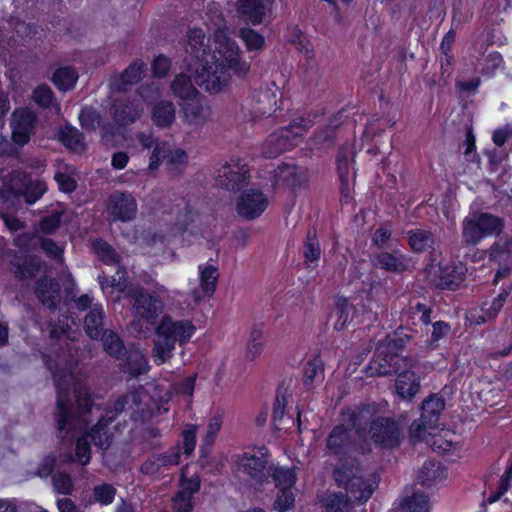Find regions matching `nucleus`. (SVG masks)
<instances>
[{"label":"nucleus","mask_w":512,"mask_h":512,"mask_svg":"<svg viewBox=\"0 0 512 512\" xmlns=\"http://www.w3.org/2000/svg\"><path fill=\"white\" fill-rule=\"evenodd\" d=\"M173 94L181 99V102L188 100L199 94L196 90L189 76L186 74H179L171 83Z\"/></svg>","instance_id":"58836bf2"},{"label":"nucleus","mask_w":512,"mask_h":512,"mask_svg":"<svg viewBox=\"0 0 512 512\" xmlns=\"http://www.w3.org/2000/svg\"><path fill=\"white\" fill-rule=\"evenodd\" d=\"M145 64L136 59L120 74L110 78L109 85L113 92H127L133 85L137 84L144 73Z\"/></svg>","instance_id":"412c9836"},{"label":"nucleus","mask_w":512,"mask_h":512,"mask_svg":"<svg viewBox=\"0 0 512 512\" xmlns=\"http://www.w3.org/2000/svg\"><path fill=\"white\" fill-rule=\"evenodd\" d=\"M152 121L160 128L169 127L175 121V106L171 101H159L152 108Z\"/></svg>","instance_id":"473e14b6"},{"label":"nucleus","mask_w":512,"mask_h":512,"mask_svg":"<svg viewBox=\"0 0 512 512\" xmlns=\"http://www.w3.org/2000/svg\"><path fill=\"white\" fill-rule=\"evenodd\" d=\"M367 435L381 450L398 448L404 440L403 427L398 420L388 416H376L369 422Z\"/></svg>","instance_id":"423d86ee"},{"label":"nucleus","mask_w":512,"mask_h":512,"mask_svg":"<svg viewBox=\"0 0 512 512\" xmlns=\"http://www.w3.org/2000/svg\"><path fill=\"white\" fill-rule=\"evenodd\" d=\"M53 381L57 390L56 411L54 414L58 438L63 444L70 445L76 438L75 457L81 465H87L91 459L90 444L86 437H78L89 423L87 415L94 405L89 389L76 384L72 371L57 369L53 373Z\"/></svg>","instance_id":"f257e3e1"},{"label":"nucleus","mask_w":512,"mask_h":512,"mask_svg":"<svg viewBox=\"0 0 512 512\" xmlns=\"http://www.w3.org/2000/svg\"><path fill=\"white\" fill-rule=\"evenodd\" d=\"M11 266L16 279L20 281L35 278L40 274L44 262L37 256L15 255Z\"/></svg>","instance_id":"4be33fe9"},{"label":"nucleus","mask_w":512,"mask_h":512,"mask_svg":"<svg viewBox=\"0 0 512 512\" xmlns=\"http://www.w3.org/2000/svg\"><path fill=\"white\" fill-rule=\"evenodd\" d=\"M341 118L342 116L340 114L330 118L328 125L315 134V142L317 144L332 145L336 137V130L342 124Z\"/></svg>","instance_id":"09e8293b"},{"label":"nucleus","mask_w":512,"mask_h":512,"mask_svg":"<svg viewBox=\"0 0 512 512\" xmlns=\"http://www.w3.org/2000/svg\"><path fill=\"white\" fill-rule=\"evenodd\" d=\"M101 340L103 349L109 356L118 360L124 359L127 348L117 333L112 330H106L101 336Z\"/></svg>","instance_id":"f704fd0d"},{"label":"nucleus","mask_w":512,"mask_h":512,"mask_svg":"<svg viewBox=\"0 0 512 512\" xmlns=\"http://www.w3.org/2000/svg\"><path fill=\"white\" fill-rule=\"evenodd\" d=\"M218 279L217 268L213 265L206 266L201 271V286L207 295H212L216 288Z\"/></svg>","instance_id":"bf43d9fd"},{"label":"nucleus","mask_w":512,"mask_h":512,"mask_svg":"<svg viewBox=\"0 0 512 512\" xmlns=\"http://www.w3.org/2000/svg\"><path fill=\"white\" fill-rule=\"evenodd\" d=\"M188 157L182 149H171L169 156L165 161L167 171L172 175L180 174L187 166Z\"/></svg>","instance_id":"603ef678"},{"label":"nucleus","mask_w":512,"mask_h":512,"mask_svg":"<svg viewBox=\"0 0 512 512\" xmlns=\"http://www.w3.org/2000/svg\"><path fill=\"white\" fill-rule=\"evenodd\" d=\"M217 52L220 56L222 68L231 69L234 74L241 77L249 71V64L240 58V50L237 43L230 38L223 37L218 40Z\"/></svg>","instance_id":"9b49d317"},{"label":"nucleus","mask_w":512,"mask_h":512,"mask_svg":"<svg viewBox=\"0 0 512 512\" xmlns=\"http://www.w3.org/2000/svg\"><path fill=\"white\" fill-rule=\"evenodd\" d=\"M395 508L401 512H429V497L423 492L414 491L410 493L408 489H405L403 497Z\"/></svg>","instance_id":"bb28decb"},{"label":"nucleus","mask_w":512,"mask_h":512,"mask_svg":"<svg viewBox=\"0 0 512 512\" xmlns=\"http://www.w3.org/2000/svg\"><path fill=\"white\" fill-rule=\"evenodd\" d=\"M239 18L247 25L261 24L271 10L272 0H237L235 3Z\"/></svg>","instance_id":"2eb2a0df"},{"label":"nucleus","mask_w":512,"mask_h":512,"mask_svg":"<svg viewBox=\"0 0 512 512\" xmlns=\"http://www.w3.org/2000/svg\"><path fill=\"white\" fill-rule=\"evenodd\" d=\"M127 296L130 298L132 313L135 317L155 325L164 311L162 299L154 292H149L143 287L129 289Z\"/></svg>","instance_id":"6e6552de"},{"label":"nucleus","mask_w":512,"mask_h":512,"mask_svg":"<svg viewBox=\"0 0 512 512\" xmlns=\"http://www.w3.org/2000/svg\"><path fill=\"white\" fill-rule=\"evenodd\" d=\"M36 116L33 112L22 109L13 113L11 121L12 140L19 146H23L30 141L35 133Z\"/></svg>","instance_id":"dca6fc26"},{"label":"nucleus","mask_w":512,"mask_h":512,"mask_svg":"<svg viewBox=\"0 0 512 512\" xmlns=\"http://www.w3.org/2000/svg\"><path fill=\"white\" fill-rule=\"evenodd\" d=\"M33 99L43 108H50L54 105L53 91L46 84H42L34 90Z\"/></svg>","instance_id":"69168bd1"},{"label":"nucleus","mask_w":512,"mask_h":512,"mask_svg":"<svg viewBox=\"0 0 512 512\" xmlns=\"http://www.w3.org/2000/svg\"><path fill=\"white\" fill-rule=\"evenodd\" d=\"M445 477V470L440 463L434 460L424 462L421 467L417 481L424 486H431L437 480Z\"/></svg>","instance_id":"e433bc0d"},{"label":"nucleus","mask_w":512,"mask_h":512,"mask_svg":"<svg viewBox=\"0 0 512 512\" xmlns=\"http://www.w3.org/2000/svg\"><path fill=\"white\" fill-rule=\"evenodd\" d=\"M267 205L268 200L260 190L249 189L239 197L237 211L247 219H254L262 214Z\"/></svg>","instance_id":"6ab92c4d"},{"label":"nucleus","mask_w":512,"mask_h":512,"mask_svg":"<svg viewBox=\"0 0 512 512\" xmlns=\"http://www.w3.org/2000/svg\"><path fill=\"white\" fill-rule=\"evenodd\" d=\"M324 379V365L320 357L309 360L304 367L303 383L310 390Z\"/></svg>","instance_id":"c9c22d12"},{"label":"nucleus","mask_w":512,"mask_h":512,"mask_svg":"<svg viewBox=\"0 0 512 512\" xmlns=\"http://www.w3.org/2000/svg\"><path fill=\"white\" fill-rule=\"evenodd\" d=\"M34 294L43 306L54 311L60 303L61 287L57 279L44 275L36 280Z\"/></svg>","instance_id":"f3484780"},{"label":"nucleus","mask_w":512,"mask_h":512,"mask_svg":"<svg viewBox=\"0 0 512 512\" xmlns=\"http://www.w3.org/2000/svg\"><path fill=\"white\" fill-rule=\"evenodd\" d=\"M78 79L77 71L71 66L59 67L53 74L54 85L62 91L72 89Z\"/></svg>","instance_id":"a19ab883"},{"label":"nucleus","mask_w":512,"mask_h":512,"mask_svg":"<svg viewBox=\"0 0 512 512\" xmlns=\"http://www.w3.org/2000/svg\"><path fill=\"white\" fill-rule=\"evenodd\" d=\"M411 366L412 360L400 357L394 353H385L380 348L377 349L376 358L369 364L370 375L388 376L396 374L403 366Z\"/></svg>","instance_id":"4468645a"},{"label":"nucleus","mask_w":512,"mask_h":512,"mask_svg":"<svg viewBox=\"0 0 512 512\" xmlns=\"http://www.w3.org/2000/svg\"><path fill=\"white\" fill-rule=\"evenodd\" d=\"M411 366H403L395 375H397L395 390L396 393L406 400H411L420 390V379L411 370Z\"/></svg>","instance_id":"b1692460"},{"label":"nucleus","mask_w":512,"mask_h":512,"mask_svg":"<svg viewBox=\"0 0 512 512\" xmlns=\"http://www.w3.org/2000/svg\"><path fill=\"white\" fill-rule=\"evenodd\" d=\"M195 332V326L188 320L174 321L169 315L162 317L155 329L156 338L152 349V358L162 365L172 358L175 344L187 343Z\"/></svg>","instance_id":"7ed1b4c3"},{"label":"nucleus","mask_w":512,"mask_h":512,"mask_svg":"<svg viewBox=\"0 0 512 512\" xmlns=\"http://www.w3.org/2000/svg\"><path fill=\"white\" fill-rule=\"evenodd\" d=\"M371 452L370 443L363 439L359 443L352 437L351 432L344 425L335 426L326 438V453L338 461L356 457V453Z\"/></svg>","instance_id":"39448f33"},{"label":"nucleus","mask_w":512,"mask_h":512,"mask_svg":"<svg viewBox=\"0 0 512 512\" xmlns=\"http://www.w3.org/2000/svg\"><path fill=\"white\" fill-rule=\"evenodd\" d=\"M354 306L349 302L347 298H339L335 305V310L332 317L336 318L334 328L341 331L345 328L348 321L351 319V315L354 312Z\"/></svg>","instance_id":"37998d69"},{"label":"nucleus","mask_w":512,"mask_h":512,"mask_svg":"<svg viewBox=\"0 0 512 512\" xmlns=\"http://www.w3.org/2000/svg\"><path fill=\"white\" fill-rule=\"evenodd\" d=\"M292 131L289 129H281L268 136L265 140L262 153L266 158H275L282 154L284 151L290 149Z\"/></svg>","instance_id":"393cba45"},{"label":"nucleus","mask_w":512,"mask_h":512,"mask_svg":"<svg viewBox=\"0 0 512 512\" xmlns=\"http://www.w3.org/2000/svg\"><path fill=\"white\" fill-rule=\"evenodd\" d=\"M407 238L410 247L415 252H424L432 249L435 244L434 234L425 229H412L407 231Z\"/></svg>","instance_id":"7c9ffc66"},{"label":"nucleus","mask_w":512,"mask_h":512,"mask_svg":"<svg viewBox=\"0 0 512 512\" xmlns=\"http://www.w3.org/2000/svg\"><path fill=\"white\" fill-rule=\"evenodd\" d=\"M94 251L101 257L102 261L110 263H118L119 255L106 241L98 239L93 242Z\"/></svg>","instance_id":"052dcab7"},{"label":"nucleus","mask_w":512,"mask_h":512,"mask_svg":"<svg viewBox=\"0 0 512 512\" xmlns=\"http://www.w3.org/2000/svg\"><path fill=\"white\" fill-rule=\"evenodd\" d=\"M505 228V220L488 212L474 213L462 221V242L476 246L487 236H499Z\"/></svg>","instance_id":"20e7f679"},{"label":"nucleus","mask_w":512,"mask_h":512,"mask_svg":"<svg viewBox=\"0 0 512 512\" xmlns=\"http://www.w3.org/2000/svg\"><path fill=\"white\" fill-rule=\"evenodd\" d=\"M143 106L136 100L116 99L111 105L110 114L119 126L135 123L143 114Z\"/></svg>","instance_id":"a211bd4d"},{"label":"nucleus","mask_w":512,"mask_h":512,"mask_svg":"<svg viewBox=\"0 0 512 512\" xmlns=\"http://www.w3.org/2000/svg\"><path fill=\"white\" fill-rule=\"evenodd\" d=\"M30 177L25 171L13 170L4 177L3 185L13 196L19 197L30 183Z\"/></svg>","instance_id":"4c0bfd02"},{"label":"nucleus","mask_w":512,"mask_h":512,"mask_svg":"<svg viewBox=\"0 0 512 512\" xmlns=\"http://www.w3.org/2000/svg\"><path fill=\"white\" fill-rule=\"evenodd\" d=\"M54 489L59 494L69 495L74 489L72 478L65 472H58L52 476Z\"/></svg>","instance_id":"0e129e2a"},{"label":"nucleus","mask_w":512,"mask_h":512,"mask_svg":"<svg viewBox=\"0 0 512 512\" xmlns=\"http://www.w3.org/2000/svg\"><path fill=\"white\" fill-rule=\"evenodd\" d=\"M351 495L348 493H333L330 494L325 503L326 512H350L352 509Z\"/></svg>","instance_id":"a18cd8bd"},{"label":"nucleus","mask_w":512,"mask_h":512,"mask_svg":"<svg viewBox=\"0 0 512 512\" xmlns=\"http://www.w3.org/2000/svg\"><path fill=\"white\" fill-rule=\"evenodd\" d=\"M81 127L87 132H95L102 122L101 114L92 106L81 109L79 114Z\"/></svg>","instance_id":"8fccbe9b"},{"label":"nucleus","mask_w":512,"mask_h":512,"mask_svg":"<svg viewBox=\"0 0 512 512\" xmlns=\"http://www.w3.org/2000/svg\"><path fill=\"white\" fill-rule=\"evenodd\" d=\"M140 402L139 394L135 391L128 392L115 400L113 404V409L108 410L106 415H102V417H106V419L112 422L116 416L123 412L126 407L132 408L134 405H138Z\"/></svg>","instance_id":"c03bdc74"},{"label":"nucleus","mask_w":512,"mask_h":512,"mask_svg":"<svg viewBox=\"0 0 512 512\" xmlns=\"http://www.w3.org/2000/svg\"><path fill=\"white\" fill-rule=\"evenodd\" d=\"M40 236L34 232H25L17 235L13 244L24 252L34 251L38 248Z\"/></svg>","instance_id":"e2e57ef3"},{"label":"nucleus","mask_w":512,"mask_h":512,"mask_svg":"<svg viewBox=\"0 0 512 512\" xmlns=\"http://www.w3.org/2000/svg\"><path fill=\"white\" fill-rule=\"evenodd\" d=\"M263 450L259 449L253 453L245 452L237 460L242 479L256 489L268 480L271 473V465Z\"/></svg>","instance_id":"0eeeda50"},{"label":"nucleus","mask_w":512,"mask_h":512,"mask_svg":"<svg viewBox=\"0 0 512 512\" xmlns=\"http://www.w3.org/2000/svg\"><path fill=\"white\" fill-rule=\"evenodd\" d=\"M46 190L47 186L44 181L38 179L33 180L30 177V183L27 184L26 189L21 193L20 196L24 197L26 203L34 204L43 196Z\"/></svg>","instance_id":"5fc2aeb1"},{"label":"nucleus","mask_w":512,"mask_h":512,"mask_svg":"<svg viewBox=\"0 0 512 512\" xmlns=\"http://www.w3.org/2000/svg\"><path fill=\"white\" fill-rule=\"evenodd\" d=\"M107 211L113 220L131 221L136 217L137 203L132 194L115 191L108 198Z\"/></svg>","instance_id":"ddd939ff"},{"label":"nucleus","mask_w":512,"mask_h":512,"mask_svg":"<svg viewBox=\"0 0 512 512\" xmlns=\"http://www.w3.org/2000/svg\"><path fill=\"white\" fill-rule=\"evenodd\" d=\"M238 35L244 41L248 50H259L264 46V37L251 28H241Z\"/></svg>","instance_id":"4d7b16f0"},{"label":"nucleus","mask_w":512,"mask_h":512,"mask_svg":"<svg viewBox=\"0 0 512 512\" xmlns=\"http://www.w3.org/2000/svg\"><path fill=\"white\" fill-rule=\"evenodd\" d=\"M263 331L260 326H254L247 342L245 357L249 361L255 360L263 351Z\"/></svg>","instance_id":"de8ad7c7"},{"label":"nucleus","mask_w":512,"mask_h":512,"mask_svg":"<svg viewBox=\"0 0 512 512\" xmlns=\"http://www.w3.org/2000/svg\"><path fill=\"white\" fill-rule=\"evenodd\" d=\"M295 489L280 488L274 498L272 509L277 512H285L294 508Z\"/></svg>","instance_id":"3c124183"},{"label":"nucleus","mask_w":512,"mask_h":512,"mask_svg":"<svg viewBox=\"0 0 512 512\" xmlns=\"http://www.w3.org/2000/svg\"><path fill=\"white\" fill-rule=\"evenodd\" d=\"M275 487L278 488H290L295 489L294 485L296 483V471L295 467L285 468V467H274L271 465V473Z\"/></svg>","instance_id":"ea45409f"},{"label":"nucleus","mask_w":512,"mask_h":512,"mask_svg":"<svg viewBox=\"0 0 512 512\" xmlns=\"http://www.w3.org/2000/svg\"><path fill=\"white\" fill-rule=\"evenodd\" d=\"M321 256V248L317 238L315 228H310L307 231L306 239L303 245V257L307 268H315Z\"/></svg>","instance_id":"2f4dec72"},{"label":"nucleus","mask_w":512,"mask_h":512,"mask_svg":"<svg viewBox=\"0 0 512 512\" xmlns=\"http://www.w3.org/2000/svg\"><path fill=\"white\" fill-rule=\"evenodd\" d=\"M192 499L189 492L179 491L172 499L174 512H192Z\"/></svg>","instance_id":"774afa93"},{"label":"nucleus","mask_w":512,"mask_h":512,"mask_svg":"<svg viewBox=\"0 0 512 512\" xmlns=\"http://www.w3.org/2000/svg\"><path fill=\"white\" fill-rule=\"evenodd\" d=\"M186 53L191 57L192 63L206 61L207 58L215 59L207 44H205V35L202 29H192L187 35Z\"/></svg>","instance_id":"5701e85b"},{"label":"nucleus","mask_w":512,"mask_h":512,"mask_svg":"<svg viewBox=\"0 0 512 512\" xmlns=\"http://www.w3.org/2000/svg\"><path fill=\"white\" fill-rule=\"evenodd\" d=\"M431 281L441 289L454 290L465 276V268L462 264L439 263L430 271Z\"/></svg>","instance_id":"f8f14e48"},{"label":"nucleus","mask_w":512,"mask_h":512,"mask_svg":"<svg viewBox=\"0 0 512 512\" xmlns=\"http://www.w3.org/2000/svg\"><path fill=\"white\" fill-rule=\"evenodd\" d=\"M250 175L245 165L239 162L224 164L218 169L215 177L216 184L227 190L237 192L246 187L249 183Z\"/></svg>","instance_id":"9d476101"},{"label":"nucleus","mask_w":512,"mask_h":512,"mask_svg":"<svg viewBox=\"0 0 512 512\" xmlns=\"http://www.w3.org/2000/svg\"><path fill=\"white\" fill-rule=\"evenodd\" d=\"M287 405V398L280 389L277 390V394L274 401L272 420L277 430L283 429L285 408Z\"/></svg>","instance_id":"6e6d98bb"},{"label":"nucleus","mask_w":512,"mask_h":512,"mask_svg":"<svg viewBox=\"0 0 512 512\" xmlns=\"http://www.w3.org/2000/svg\"><path fill=\"white\" fill-rule=\"evenodd\" d=\"M333 476L337 485L357 502H366L378 486L375 474L368 472L356 457L338 461Z\"/></svg>","instance_id":"f03ea898"},{"label":"nucleus","mask_w":512,"mask_h":512,"mask_svg":"<svg viewBox=\"0 0 512 512\" xmlns=\"http://www.w3.org/2000/svg\"><path fill=\"white\" fill-rule=\"evenodd\" d=\"M184 119L189 125L204 124L211 116V108L200 93L180 103Z\"/></svg>","instance_id":"aec40b11"},{"label":"nucleus","mask_w":512,"mask_h":512,"mask_svg":"<svg viewBox=\"0 0 512 512\" xmlns=\"http://www.w3.org/2000/svg\"><path fill=\"white\" fill-rule=\"evenodd\" d=\"M445 408V399L438 394H432L422 402L421 416L429 428H436L441 412Z\"/></svg>","instance_id":"cd10ccee"},{"label":"nucleus","mask_w":512,"mask_h":512,"mask_svg":"<svg viewBox=\"0 0 512 512\" xmlns=\"http://www.w3.org/2000/svg\"><path fill=\"white\" fill-rule=\"evenodd\" d=\"M93 494L96 501L107 505L113 502L116 489L111 484L103 483L94 487Z\"/></svg>","instance_id":"338daca9"},{"label":"nucleus","mask_w":512,"mask_h":512,"mask_svg":"<svg viewBox=\"0 0 512 512\" xmlns=\"http://www.w3.org/2000/svg\"><path fill=\"white\" fill-rule=\"evenodd\" d=\"M489 256L493 260L512 264V238L504 242H495L489 248Z\"/></svg>","instance_id":"864d4df0"},{"label":"nucleus","mask_w":512,"mask_h":512,"mask_svg":"<svg viewBox=\"0 0 512 512\" xmlns=\"http://www.w3.org/2000/svg\"><path fill=\"white\" fill-rule=\"evenodd\" d=\"M223 423L222 415L217 413L213 415L209 423L207 425L206 434L203 438V446H201V450L204 451L206 448L211 447L215 441L217 433L220 431Z\"/></svg>","instance_id":"13d9d810"},{"label":"nucleus","mask_w":512,"mask_h":512,"mask_svg":"<svg viewBox=\"0 0 512 512\" xmlns=\"http://www.w3.org/2000/svg\"><path fill=\"white\" fill-rule=\"evenodd\" d=\"M59 139L65 147L74 152L82 153L86 149L83 133L70 125H66L60 129Z\"/></svg>","instance_id":"c756f323"},{"label":"nucleus","mask_w":512,"mask_h":512,"mask_svg":"<svg viewBox=\"0 0 512 512\" xmlns=\"http://www.w3.org/2000/svg\"><path fill=\"white\" fill-rule=\"evenodd\" d=\"M277 183L288 187H294L300 183L299 168L295 165L284 164L275 170L274 174Z\"/></svg>","instance_id":"49530a36"},{"label":"nucleus","mask_w":512,"mask_h":512,"mask_svg":"<svg viewBox=\"0 0 512 512\" xmlns=\"http://www.w3.org/2000/svg\"><path fill=\"white\" fill-rule=\"evenodd\" d=\"M171 149V145L165 141L157 143L150 156L149 169L155 170L159 167L160 163L165 162Z\"/></svg>","instance_id":"680f3d73"},{"label":"nucleus","mask_w":512,"mask_h":512,"mask_svg":"<svg viewBox=\"0 0 512 512\" xmlns=\"http://www.w3.org/2000/svg\"><path fill=\"white\" fill-rule=\"evenodd\" d=\"M189 70L195 73V82L198 86L210 93H219L228 83V75L224 68H219L214 59L207 58L199 63L188 62Z\"/></svg>","instance_id":"1a4fd4ad"},{"label":"nucleus","mask_w":512,"mask_h":512,"mask_svg":"<svg viewBox=\"0 0 512 512\" xmlns=\"http://www.w3.org/2000/svg\"><path fill=\"white\" fill-rule=\"evenodd\" d=\"M111 423L102 417L98 420L95 426L91 428L89 437L92 439L95 446L102 450H106L111 445V435L108 433L107 426Z\"/></svg>","instance_id":"79ce46f5"},{"label":"nucleus","mask_w":512,"mask_h":512,"mask_svg":"<svg viewBox=\"0 0 512 512\" xmlns=\"http://www.w3.org/2000/svg\"><path fill=\"white\" fill-rule=\"evenodd\" d=\"M373 263L380 269L396 274H401L408 268V259L398 250L377 253Z\"/></svg>","instance_id":"a878e982"},{"label":"nucleus","mask_w":512,"mask_h":512,"mask_svg":"<svg viewBox=\"0 0 512 512\" xmlns=\"http://www.w3.org/2000/svg\"><path fill=\"white\" fill-rule=\"evenodd\" d=\"M122 360L124 370L134 377L147 371V360L138 349L127 348V353Z\"/></svg>","instance_id":"72a5a7b5"},{"label":"nucleus","mask_w":512,"mask_h":512,"mask_svg":"<svg viewBox=\"0 0 512 512\" xmlns=\"http://www.w3.org/2000/svg\"><path fill=\"white\" fill-rule=\"evenodd\" d=\"M105 312L100 304H95L84 318V330L91 339H99L104 331Z\"/></svg>","instance_id":"c85d7f7f"}]
</instances>
